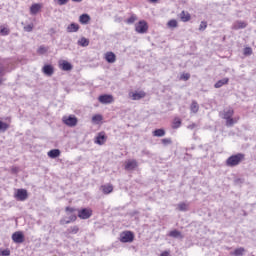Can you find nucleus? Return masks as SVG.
<instances>
[{
  "label": "nucleus",
  "mask_w": 256,
  "mask_h": 256,
  "mask_svg": "<svg viewBox=\"0 0 256 256\" xmlns=\"http://www.w3.org/2000/svg\"><path fill=\"white\" fill-rule=\"evenodd\" d=\"M190 78H191V74L189 73H185L181 75V79H183L184 81H189Z\"/></svg>",
  "instance_id": "43"
},
{
  "label": "nucleus",
  "mask_w": 256,
  "mask_h": 256,
  "mask_svg": "<svg viewBox=\"0 0 256 256\" xmlns=\"http://www.w3.org/2000/svg\"><path fill=\"white\" fill-rule=\"evenodd\" d=\"M12 241L14 243L21 244L25 241V236L23 235V232L17 231L12 234Z\"/></svg>",
  "instance_id": "8"
},
{
  "label": "nucleus",
  "mask_w": 256,
  "mask_h": 256,
  "mask_svg": "<svg viewBox=\"0 0 256 256\" xmlns=\"http://www.w3.org/2000/svg\"><path fill=\"white\" fill-rule=\"evenodd\" d=\"M162 143L163 145H171L173 142L171 141V138H164L162 139Z\"/></svg>",
  "instance_id": "44"
},
{
  "label": "nucleus",
  "mask_w": 256,
  "mask_h": 256,
  "mask_svg": "<svg viewBox=\"0 0 256 256\" xmlns=\"http://www.w3.org/2000/svg\"><path fill=\"white\" fill-rule=\"evenodd\" d=\"M9 33H10L9 28L5 26H0V35L7 36L9 35Z\"/></svg>",
  "instance_id": "32"
},
{
  "label": "nucleus",
  "mask_w": 256,
  "mask_h": 256,
  "mask_svg": "<svg viewBox=\"0 0 256 256\" xmlns=\"http://www.w3.org/2000/svg\"><path fill=\"white\" fill-rule=\"evenodd\" d=\"M180 19L184 23H187V21H191V14H189L188 12L182 11L180 13Z\"/></svg>",
  "instance_id": "22"
},
{
  "label": "nucleus",
  "mask_w": 256,
  "mask_h": 256,
  "mask_svg": "<svg viewBox=\"0 0 256 256\" xmlns=\"http://www.w3.org/2000/svg\"><path fill=\"white\" fill-rule=\"evenodd\" d=\"M145 96V91H135L129 93V97L130 99H132V101H139L141 99H145Z\"/></svg>",
  "instance_id": "7"
},
{
  "label": "nucleus",
  "mask_w": 256,
  "mask_h": 256,
  "mask_svg": "<svg viewBox=\"0 0 256 256\" xmlns=\"http://www.w3.org/2000/svg\"><path fill=\"white\" fill-rule=\"evenodd\" d=\"M4 69H3V67L2 66H0V77H3V75H4Z\"/></svg>",
  "instance_id": "48"
},
{
  "label": "nucleus",
  "mask_w": 256,
  "mask_h": 256,
  "mask_svg": "<svg viewBox=\"0 0 256 256\" xmlns=\"http://www.w3.org/2000/svg\"><path fill=\"white\" fill-rule=\"evenodd\" d=\"M78 45H80V47H89V39L82 37L78 40Z\"/></svg>",
  "instance_id": "27"
},
{
  "label": "nucleus",
  "mask_w": 256,
  "mask_h": 256,
  "mask_svg": "<svg viewBox=\"0 0 256 256\" xmlns=\"http://www.w3.org/2000/svg\"><path fill=\"white\" fill-rule=\"evenodd\" d=\"M245 159V154H235L230 156L227 160H226V165L227 167H237V165H239V163H241V161H243Z\"/></svg>",
  "instance_id": "1"
},
{
  "label": "nucleus",
  "mask_w": 256,
  "mask_h": 256,
  "mask_svg": "<svg viewBox=\"0 0 256 256\" xmlns=\"http://www.w3.org/2000/svg\"><path fill=\"white\" fill-rule=\"evenodd\" d=\"M24 31H26L27 33H31V31H33V24L24 26Z\"/></svg>",
  "instance_id": "42"
},
{
  "label": "nucleus",
  "mask_w": 256,
  "mask_h": 256,
  "mask_svg": "<svg viewBox=\"0 0 256 256\" xmlns=\"http://www.w3.org/2000/svg\"><path fill=\"white\" fill-rule=\"evenodd\" d=\"M104 59L107 61V63H115V61H117V56L113 52H106Z\"/></svg>",
  "instance_id": "14"
},
{
  "label": "nucleus",
  "mask_w": 256,
  "mask_h": 256,
  "mask_svg": "<svg viewBox=\"0 0 256 256\" xmlns=\"http://www.w3.org/2000/svg\"><path fill=\"white\" fill-rule=\"evenodd\" d=\"M100 121H103V116H101L100 114H96L92 117L93 123H100Z\"/></svg>",
  "instance_id": "34"
},
{
  "label": "nucleus",
  "mask_w": 256,
  "mask_h": 256,
  "mask_svg": "<svg viewBox=\"0 0 256 256\" xmlns=\"http://www.w3.org/2000/svg\"><path fill=\"white\" fill-rule=\"evenodd\" d=\"M181 127V120L179 118H175L173 120L172 129H179Z\"/></svg>",
  "instance_id": "31"
},
{
  "label": "nucleus",
  "mask_w": 256,
  "mask_h": 256,
  "mask_svg": "<svg viewBox=\"0 0 256 256\" xmlns=\"http://www.w3.org/2000/svg\"><path fill=\"white\" fill-rule=\"evenodd\" d=\"M195 127H197V125L191 124V125L188 126V129H195Z\"/></svg>",
  "instance_id": "49"
},
{
  "label": "nucleus",
  "mask_w": 256,
  "mask_h": 256,
  "mask_svg": "<svg viewBox=\"0 0 256 256\" xmlns=\"http://www.w3.org/2000/svg\"><path fill=\"white\" fill-rule=\"evenodd\" d=\"M133 239H135V236L131 231H125L120 234L121 243H133Z\"/></svg>",
  "instance_id": "2"
},
{
  "label": "nucleus",
  "mask_w": 256,
  "mask_h": 256,
  "mask_svg": "<svg viewBox=\"0 0 256 256\" xmlns=\"http://www.w3.org/2000/svg\"><path fill=\"white\" fill-rule=\"evenodd\" d=\"M134 21H137V17L131 16V17L127 20V23H133Z\"/></svg>",
  "instance_id": "47"
},
{
  "label": "nucleus",
  "mask_w": 256,
  "mask_h": 256,
  "mask_svg": "<svg viewBox=\"0 0 256 256\" xmlns=\"http://www.w3.org/2000/svg\"><path fill=\"white\" fill-rule=\"evenodd\" d=\"M65 211H66V215H74L73 213H75V211H77V210L72 207H66Z\"/></svg>",
  "instance_id": "38"
},
{
  "label": "nucleus",
  "mask_w": 256,
  "mask_h": 256,
  "mask_svg": "<svg viewBox=\"0 0 256 256\" xmlns=\"http://www.w3.org/2000/svg\"><path fill=\"white\" fill-rule=\"evenodd\" d=\"M107 141V136H105V132H100L96 138L94 143L97 145H105V142Z\"/></svg>",
  "instance_id": "11"
},
{
  "label": "nucleus",
  "mask_w": 256,
  "mask_h": 256,
  "mask_svg": "<svg viewBox=\"0 0 256 256\" xmlns=\"http://www.w3.org/2000/svg\"><path fill=\"white\" fill-rule=\"evenodd\" d=\"M68 233H72L73 235H77L79 233V227L78 226H73L68 229Z\"/></svg>",
  "instance_id": "37"
},
{
  "label": "nucleus",
  "mask_w": 256,
  "mask_h": 256,
  "mask_svg": "<svg viewBox=\"0 0 256 256\" xmlns=\"http://www.w3.org/2000/svg\"><path fill=\"white\" fill-rule=\"evenodd\" d=\"M7 129H9V124H7L3 121H0V131L2 133H5V131H7Z\"/></svg>",
  "instance_id": "33"
},
{
  "label": "nucleus",
  "mask_w": 256,
  "mask_h": 256,
  "mask_svg": "<svg viewBox=\"0 0 256 256\" xmlns=\"http://www.w3.org/2000/svg\"><path fill=\"white\" fill-rule=\"evenodd\" d=\"M91 215H93V210H91V208H83L78 210L79 219H89Z\"/></svg>",
  "instance_id": "5"
},
{
  "label": "nucleus",
  "mask_w": 256,
  "mask_h": 256,
  "mask_svg": "<svg viewBox=\"0 0 256 256\" xmlns=\"http://www.w3.org/2000/svg\"><path fill=\"white\" fill-rule=\"evenodd\" d=\"M245 27H247V24L243 21H236L232 25V29H234L235 31H238V29H245Z\"/></svg>",
  "instance_id": "17"
},
{
  "label": "nucleus",
  "mask_w": 256,
  "mask_h": 256,
  "mask_svg": "<svg viewBox=\"0 0 256 256\" xmlns=\"http://www.w3.org/2000/svg\"><path fill=\"white\" fill-rule=\"evenodd\" d=\"M160 256H169V252H167V251L162 252Z\"/></svg>",
  "instance_id": "51"
},
{
  "label": "nucleus",
  "mask_w": 256,
  "mask_h": 256,
  "mask_svg": "<svg viewBox=\"0 0 256 256\" xmlns=\"http://www.w3.org/2000/svg\"><path fill=\"white\" fill-rule=\"evenodd\" d=\"M98 101L102 103V105H111V103H114L115 98H113L111 94H104L98 97Z\"/></svg>",
  "instance_id": "3"
},
{
  "label": "nucleus",
  "mask_w": 256,
  "mask_h": 256,
  "mask_svg": "<svg viewBox=\"0 0 256 256\" xmlns=\"http://www.w3.org/2000/svg\"><path fill=\"white\" fill-rule=\"evenodd\" d=\"M77 31H79V24L71 23L70 25H68L67 27L68 33H77Z\"/></svg>",
  "instance_id": "21"
},
{
  "label": "nucleus",
  "mask_w": 256,
  "mask_h": 256,
  "mask_svg": "<svg viewBox=\"0 0 256 256\" xmlns=\"http://www.w3.org/2000/svg\"><path fill=\"white\" fill-rule=\"evenodd\" d=\"M233 113H234L233 109H229V110L224 112V115H223L222 118H224L226 120L231 119V117H233Z\"/></svg>",
  "instance_id": "29"
},
{
  "label": "nucleus",
  "mask_w": 256,
  "mask_h": 256,
  "mask_svg": "<svg viewBox=\"0 0 256 256\" xmlns=\"http://www.w3.org/2000/svg\"><path fill=\"white\" fill-rule=\"evenodd\" d=\"M190 111L192 113H197L199 111V104L197 103V101H193L191 103V106H190Z\"/></svg>",
  "instance_id": "28"
},
{
  "label": "nucleus",
  "mask_w": 256,
  "mask_h": 256,
  "mask_svg": "<svg viewBox=\"0 0 256 256\" xmlns=\"http://www.w3.org/2000/svg\"><path fill=\"white\" fill-rule=\"evenodd\" d=\"M0 255L9 256V255H11V251L9 249L2 250Z\"/></svg>",
  "instance_id": "45"
},
{
  "label": "nucleus",
  "mask_w": 256,
  "mask_h": 256,
  "mask_svg": "<svg viewBox=\"0 0 256 256\" xmlns=\"http://www.w3.org/2000/svg\"><path fill=\"white\" fill-rule=\"evenodd\" d=\"M177 210L178 211H189V203L187 202H180L177 204Z\"/></svg>",
  "instance_id": "23"
},
{
  "label": "nucleus",
  "mask_w": 256,
  "mask_h": 256,
  "mask_svg": "<svg viewBox=\"0 0 256 256\" xmlns=\"http://www.w3.org/2000/svg\"><path fill=\"white\" fill-rule=\"evenodd\" d=\"M63 123L67 125L68 127H75L77 125V117L75 116H64L63 117Z\"/></svg>",
  "instance_id": "9"
},
{
  "label": "nucleus",
  "mask_w": 256,
  "mask_h": 256,
  "mask_svg": "<svg viewBox=\"0 0 256 256\" xmlns=\"http://www.w3.org/2000/svg\"><path fill=\"white\" fill-rule=\"evenodd\" d=\"M42 72L44 73V75H47V77H51L53 73H55V69L53 68V66H51V64H47L44 65V67L42 68Z\"/></svg>",
  "instance_id": "13"
},
{
  "label": "nucleus",
  "mask_w": 256,
  "mask_h": 256,
  "mask_svg": "<svg viewBox=\"0 0 256 256\" xmlns=\"http://www.w3.org/2000/svg\"><path fill=\"white\" fill-rule=\"evenodd\" d=\"M19 171V168L15 167V168H12V173H17Z\"/></svg>",
  "instance_id": "50"
},
{
  "label": "nucleus",
  "mask_w": 256,
  "mask_h": 256,
  "mask_svg": "<svg viewBox=\"0 0 256 256\" xmlns=\"http://www.w3.org/2000/svg\"><path fill=\"white\" fill-rule=\"evenodd\" d=\"M74 3H81L83 0H72Z\"/></svg>",
  "instance_id": "52"
},
{
  "label": "nucleus",
  "mask_w": 256,
  "mask_h": 256,
  "mask_svg": "<svg viewBox=\"0 0 256 256\" xmlns=\"http://www.w3.org/2000/svg\"><path fill=\"white\" fill-rule=\"evenodd\" d=\"M167 25L170 29H175L178 27L177 20H175V19L168 21Z\"/></svg>",
  "instance_id": "30"
},
{
  "label": "nucleus",
  "mask_w": 256,
  "mask_h": 256,
  "mask_svg": "<svg viewBox=\"0 0 256 256\" xmlns=\"http://www.w3.org/2000/svg\"><path fill=\"white\" fill-rule=\"evenodd\" d=\"M153 137H165L164 129H156L152 132Z\"/></svg>",
  "instance_id": "25"
},
{
  "label": "nucleus",
  "mask_w": 256,
  "mask_h": 256,
  "mask_svg": "<svg viewBox=\"0 0 256 256\" xmlns=\"http://www.w3.org/2000/svg\"><path fill=\"white\" fill-rule=\"evenodd\" d=\"M229 83V78H223L219 81H217L214 84L215 89H221V87H223V85H227Z\"/></svg>",
  "instance_id": "19"
},
{
  "label": "nucleus",
  "mask_w": 256,
  "mask_h": 256,
  "mask_svg": "<svg viewBox=\"0 0 256 256\" xmlns=\"http://www.w3.org/2000/svg\"><path fill=\"white\" fill-rule=\"evenodd\" d=\"M14 197L17 199V201H27L29 194L25 189H18L14 194Z\"/></svg>",
  "instance_id": "4"
},
{
  "label": "nucleus",
  "mask_w": 256,
  "mask_h": 256,
  "mask_svg": "<svg viewBox=\"0 0 256 256\" xmlns=\"http://www.w3.org/2000/svg\"><path fill=\"white\" fill-rule=\"evenodd\" d=\"M235 123H237V120H235L233 118H228L226 120V127H233L235 125Z\"/></svg>",
  "instance_id": "36"
},
{
  "label": "nucleus",
  "mask_w": 256,
  "mask_h": 256,
  "mask_svg": "<svg viewBox=\"0 0 256 256\" xmlns=\"http://www.w3.org/2000/svg\"><path fill=\"white\" fill-rule=\"evenodd\" d=\"M91 21V16H89V14H82L79 17V23H81V25H89Z\"/></svg>",
  "instance_id": "15"
},
{
  "label": "nucleus",
  "mask_w": 256,
  "mask_h": 256,
  "mask_svg": "<svg viewBox=\"0 0 256 256\" xmlns=\"http://www.w3.org/2000/svg\"><path fill=\"white\" fill-rule=\"evenodd\" d=\"M55 3H57V5L63 6V5H67L69 3V0H54Z\"/></svg>",
  "instance_id": "39"
},
{
  "label": "nucleus",
  "mask_w": 256,
  "mask_h": 256,
  "mask_svg": "<svg viewBox=\"0 0 256 256\" xmlns=\"http://www.w3.org/2000/svg\"><path fill=\"white\" fill-rule=\"evenodd\" d=\"M243 253H245V248L240 247V248H237V249L233 252V255H235V256H242Z\"/></svg>",
  "instance_id": "35"
},
{
  "label": "nucleus",
  "mask_w": 256,
  "mask_h": 256,
  "mask_svg": "<svg viewBox=\"0 0 256 256\" xmlns=\"http://www.w3.org/2000/svg\"><path fill=\"white\" fill-rule=\"evenodd\" d=\"M169 237H173V239H183V234L178 230H172L169 233Z\"/></svg>",
  "instance_id": "24"
},
{
  "label": "nucleus",
  "mask_w": 256,
  "mask_h": 256,
  "mask_svg": "<svg viewBox=\"0 0 256 256\" xmlns=\"http://www.w3.org/2000/svg\"><path fill=\"white\" fill-rule=\"evenodd\" d=\"M77 221V215L76 214H70L67 217H64L60 220V225H69V223H73Z\"/></svg>",
  "instance_id": "10"
},
{
  "label": "nucleus",
  "mask_w": 256,
  "mask_h": 256,
  "mask_svg": "<svg viewBox=\"0 0 256 256\" xmlns=\"http://www.w3.org/2000/svg\"><path fill=\"white\" fill-rule=\"evenodd\" d=\"M59 155H61V150L59 149H52L48 152V157H50V159H57Z\"/></svg>",
  "instance_id": "20"
},
{
  "label": "nucleus",
  "mask_w": 256,
  "mask_h": 256,
  "mask_svg": "<svg viewBox=\"0 0 256 256\" xmlns=\"http://www.w3.org/2000/svg\"><path fill=\"white\" fill-rule=\"evenodd\" d=\"M147 29H149V26L147 25V22H145V20H142L135 25V31L137 33H147Z\"/></svg>",
  "instance_id": "6"
},
{
  "label": "nucleus",
  "mask_w": 256,
  "mask_h": 256,
  "mask_svg": "<svg viewBox=\"0 0 256 256\" xmlns=\"http://www.w3.org/2000/svg\"><path fill=\"white\" fill-rule=\"evenodd\" d=\"M207 29V22L202 21L199 26V31H205Z\"/></svg>",
  "instance_id": "40"
},
{
  "label": "nucleus",
  "mask_w": 256,
  "mask_h": 256,
  "mask_svg": "<svg viewBox=\"0 0 256 256\" xmlns=\"http://www.w3.org/2000/svg\"><path fill=\"white\" fill-rule=\"evenodd\" d=\"M1 83H3V79L0 78V85H1Z\"/></svg>",
  "instance_id": "54"
},
{
  "label": "nucleus",
  "mask_w": 256,
  "mask_h": 256,
  "mask_svg": "<svg viewBox=\"0 0 256 256\" xmlns=\"http://www.w3.org/2000/svg\"><path fill=\"white\" fill-rule=\"evenodd\" d=\"M125 169L127 171H133V169H137V160H128L126 162Z\"/></svg>",
  "instance_id": "16"
},
{
  "label": "nucleus",
  "mask_w": 256,
  "mask_h": 256,
  "mask_svg": "<svg viewBox=\"0 0 256 256\" xmlns=\"http://www.w3.org/2000/svg\"><path fill=\"white\" fill-rule=\"evenodd\" d=\"M38 53H39L40 55H43V54L47 53V48H45V46H40V47L38 48Z\"/></svg>",
  "instance_id": "41"
},
{
  "label": "nucleus",
  "mask_w": 256,
  "mask_h": 256,
  "mask_svg": "<svg viewBox=\"0 0 256 256\" xmlns=\"http://www.w3.org/2000/svg\"><path fill=\"white\" fill-rule=\"evenodd\" d=\"M59 68L62 71H71L73 69V65L67 62V60H62V61H59Z\"/></svg>",
  "instance_id": "12"
},
{
  "label": "nucleus",
  "mask_w": 256,
  "mask_h": 256,
  "mask_svg": "<svg viewBox=\"0 0 256 256\" xmlns=\"http://www.w3.org/2000/svg\"><path fill=\"white\" fill-rule=\"evenodd\" d=\"M253 53V50L250 47H246L244 49V55H251Z\"/></svg>",
  "instance_id": "46"
},
{
  "label": "nucleus",
  "mask_w": 256,
  "mask_h": 256,
  "mask_svg": "<svg viewBox=\"0 0 256 256\" xmlns=\"http://www.w3.org/2000/svg\"><path fill=\"white\" fill-rule=\"evenodd\" d=\"M150 3H157L159 0H148Z\"/></svg>",
  "instance_id": "53"
},
{
  "label": "nucleus",
  "mask_w": 256,
  "mask_h": 256,
  "mask_svg": "<svg viewBox=\"0 0 256 256\" xmlns=\"http://www.w3.org/2000/svg\"><path fill=\"white\" fill-rule=\"evenodd\" d=\"M102 191L105 195H109V193H113V185H104L102 186Z\"/></svg>",
  "instance_id": "26"
},
{
  "label": "nucleus",
  "mask_w": 256,
  "mask_h": 256,
  "mask_svg": "<svg viewBox=\"0 0 256 256\" xmlns=\"http://www.w3.org/2000/svg\"><path fill=\"white\" fill-rule=\"evenodd\" d=\"M41 4H33L30 7V15H37L41 11Z\"/></svg>",
  "instance_id": "18"
}]
</instances>
